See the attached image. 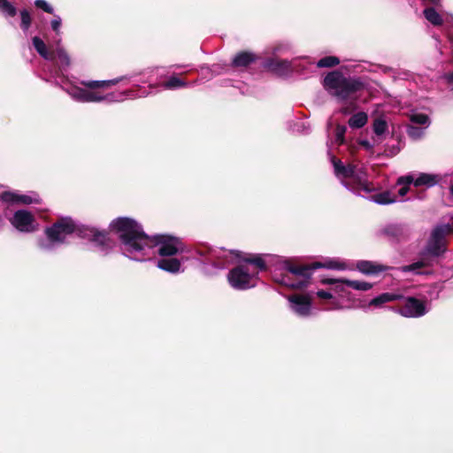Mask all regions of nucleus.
<instances>
[{"label":"nucleus","instance_id":"1","mask_svg":"<svg viewBox=\"0 0 453 453\" xmlns=\"http://www.w3.org/2000/svg\"><path fill=\"white\" fill-rule=\"evenodd\" d=\"M110 226L119 236L122 254L134 261L151 260L157 255L173 257L184 250L180 239L167 234L150 236L132 218H117Z\"/></svg>","mask_w":453,"mask_h":453},{"label":"nucleus","instance_id":"2","mask_svg":"<svg viewBox=\"0 0 453 453\" xmlns=\"http://www.w3.org/2000/svg\"><path fill=\"white\" fill-rule=\"evenodd\" d=\"M195 252L207 274H215L231 264L245 262L227 273L229 285L236 290L254 288L257 283L259 272L265 269V262L259 255L242 254L237 250L213 248L205 244L198 246Z\"/></svg>","mask_w":453,"mask_h":453},{"label":"nucleus","instance_id":"3","mask_svg":"<svg viewBox=\"0 0 453 453\" xmlns=\"http://www.w3.org/2000/svg\"><path fill=\"white\" fill-rule=\"evenodd\" d=\"M73 233H77L82 238L90 240L102 254H107L112 248L113 242L105 231H98L94 227L80 226L69 217L60 218L51 226L46 227L44 236L37 239V247L42 252H54Z\"/></svg>","mask_w":453,"mask_h":453},{"label":"nucleus","instance_id":"4","mask_svg":"<svg viewBox=\"0 0 453 453\" xmlns=\"http://www.w3.org/2000/svg\"><path fill=\"white\" fill-rule=\"evenodd\" d=\"M131 77L120 76L111 80L94 81L78 80L76 81H62L61 88L78 103H119L126 99H135L149 95L147 92L138 93L135 89L122 92L104 93V90Z\"/></svg>","mask_w":453,"mask_h":453},{"label":"nucleus","instance_id":"5","mask_svg":"<svg viewBox=\"0 0 453 453\" xmlns=\"http://www.w3.org/2000/svg\"><path fill=\"white\" fill-rule=\"evenodd\" d=\"M323 85L325 89L339 103H349V105L341 109V112L345 115L356 109L357 94L365 87L360 78L346 77L338 71L327 73L324 78Z\"/></svg>","mask_w":453,"mask_h":453},{"label":"nucleus","instance_id":"6","mask_svg":"<svg viewBox=\"0 0 453 453\" xmlns=\"http://www.w3.org/2000/svg\"><path fill=\"white\" fill-rule=\"evenodd\" d=\"M320 267L328 269L342 270L345 268L343 264L336 260H328L324 264L314 263L310 265H301L283 261L281 266L273 273L275 282L291 288H302L308 285L312 272Z\"/></svg>","mask_w":453,"mask_h":453},{"label":"nucleus","instance_id":"7","mask_svg":"<svg viewBox=\"0 0 453 453\" xmlns=\"http://www.w3.org/2000/svg\"><path fill=\"white\" fill-rule=\"evenodd\" d=\"M335 176L342 184L351 192L366 196L375 192L378 188L370 182L367 174L362 167L348 164L344 165L334 156L331 157Z\"/></svg>","mask_w":453,"mask_h":453},{"label":"nucleus","instance_id":"8","mask_svg":"<svg viewBox=\"0 0 453 453\" xmlns=\"http://www.w3.org/2000/svg\"><path fill=\"white\" fill-rule=\"evenodd\" d=\"M453 227L450 224H442L435 226L422 253V257L411 265H403L399 268L402 273H411L413 274H422V269L429 267L432 265L429 257H439L446 250V236L451 234Z\"/></svg>","mask_w":453,"mask_h":453},{"label":"nucleus","instance_id":"9","mask_svg":"<svg viewBox=\"0 0 453 453\" xmlns=\"http://www.w3.org/2000/svg\"><path fill=\"white\" fill-rule=\"evenodd\" d=\"M301 61H307V63H310L306 58H296L288 61L287 59H280L278 57L273 56V58H269L265 62V66L271 72L283 76L288 75L293 71H298L301 66Z\"/></svg>","mask_w":453,"mask_h":453},{"label":"nucleus","instance_id":"10","mask_svg":"<svg viewBox=\"0 0 453 453\" xmlns=\"http://www.w3.org/2000/svg\"><path fill=\"white\" fill-rule=\"evenodd\" d=\"M415 187L433 188L438 185L437 173H410L400 176L396 180V185H411Z\"/></svg>","mask_w":453,"mask_h":453},{"label":"nucleus","instance_id":"11","mask_svg":"<svg viewBox=\"0 0 453 453\" xmlns=\"http://www.w3.org/2000/svg\"><path fill=\"white\" fill-rule=\"evenodd\" d=\"M12 226L21 233H33L37 229L35 216L27 210L15 211L10 219Z\"/></svg>","mask_w":453,"mask_h":453},{"label":"nucleus","instance_id":"12","mask_svg":"<svg viewBox=\"0 0 453 453\" xmlns=\"http://www.w3.org/2000/svg\"><path fill=\"white\" fill-rule=\"evenodd\" d=\"M322 282L325 284H333L334 285L333 290L334 293L338 294L340 296H344L345 287L360 290V291H367L372 288V285L366 281L362 280H334V279H323Z\"/></svg>","mask_w":453,"mask_h":453},{"label":"nucleus","instance_id":"13","mask_svg":"<svg viewBox=\"0 0 453 453\" xmlns=\"http://www.w3.org/2000/svg\"><path fill=\"white\" fill-rule=\"evenodd\" d=\"M398 312L406 318H419L427 312V309L425 302L415 297H408Z\"/></svg>","mask_w":453,"mask_h":453},{"label":"nucleus","instance_id":"14","mask_svg":"<svg viewBox=\"0 0 453 453\" xmlns=\"http://www.w3.org/2000/svg\"><path fill=\"white\" fill-rule=\"evenodd\" d=\"M291 311L299 317L306 318L311 314V300L307 296L295 294L288 296Z\"/></svg>","mask_w":453,"mask_h":453},{"label":"nucleus","instance_id":"15","mask_svg":"<svg viewBox=\"0 0 453 453\" xmlns=\"http://www.w3.org/2000/svg\"><path fill=\"white\" fill-rule=\"evenodd\" d=\"M0 200L10 203L31 204L40 202L39 196L34 192L19 194L13 191H6L0 195Z\"/></svg>","mask_w":453,"mask_h":453},{"label":"nucleus","instance_id":"16","mask_svg":"<svg viewBox=\"0 0 453 453\" xmlns=\"http://www.w3.org/2000/svg\"><path fill=\"white\" fill-rule=\"evenodd\" d=\"M382 234L393 241L400 242L407 239L409 235L408 228L400 224L388 225L382 229Z\"/></svg>","mask_w":453,"mask_h":453},{"label":"nucleus","instance_id":"17","mask_svg":"<svg viewBox=\"0 0 453 453\" xmlns=\"http://www.w3.org/2000/svg\"><path fill=\"white\" fill-rule=\"evenodd\" d=\"M183 259H179L173 257H162L157 263V266L161 270L171 273H178L183 272L182 268Z\"/></svg>","mask_w":453,"mask_h":453},{"label":"nucleus","instance_id":"18","mask_svg":"<svg viewBox=\"0 0 453 453\" xmlns=\"http://www.w3.org/2000/svg\"><path fill=\"white\" fill-rule=\"evenodd\" d=\"M424 17L433 26L438 27L446 24L449 17L439 12L434 7H427L423 11Z\"/></svg>","mask_w":453,"mask_h":453},{"label":"nucleus","instance_id":"19","mask_svg":"<svg viewBox=\"0 0 453 453\" xmlns=\"http://www.w3.org/2000/svg\"><path fill=\"white\" fill-rule=\"evenodd\" d=\"M357 270L364 274H376L386 270V267L371 261L361 260L357 263Z\"/></svg>","mask_w":453,"mask_h":453},{"label":"nucleus","instance_id":"20","mask_svg":"<svg viewBox=\"0 0 453 453\" xmlns=\"http://www.w3.org/2000/svg\"><path fill=\"white\" fill-rule=\"evenodd\" d=\"M367 197L372 202L381 205L394 203L398 201L397 196L390 191L375 193Z\"/></svg>","mask_w":453,"mask_h":453},{"label":"nucleus","instance_id":"21","mask_svg":"<svg viewBox=\"0 0 453 453\" xmlns=\"http://www.w3.org/2000/svg\"><path fill=\"white\" fill-rule=\"evenodd\" d=\"M33 46L38 54L46 60H54V52H50L47 50L45 42L38 36H35L32 39Z\"/></svg>","mask_w":453,"mask_h":453},{"label":"nucleus","instance_id":"22","mask_svg":"<svg viewBox=\"0 0 453 453\" xmlns=\"http://www.w3.org/2000/svg\"><path fill=\"white\" fill-rule=\"evenodd\" d=\"M440 80L441 83L448 89L453 90V56L451 57V60L446 65Z\"/></svg>","mask_w":453,"mask_h":453},{"label":"nucleus","instance_id":"23","mask_svg":"<svg viewBox=\"0 0 453 453\" xmlns=\"http://www.w3.org/2000/svg\"><path fill=\"white\" fill-rule=\"evenodd\" d=\"M401 298H402V296L397 295V294L383 293V294H380L378 296L372 298L370 301L369 305L378 307V306L382 305L383 303H388L391 301H395V300H398Z\"/></svg>","mask_w":453,"mask_h":453},{"label":"nucleus","instance_id":"24","mask_svg":"<svg viewBox=\"0 0 453 453\" xmlns=\"http://www.w3.org/2000/svg\"><path fill=\"white\" fill-rule=\"evenodd\" d=\"M255 60L253 54L249 52H242L237 54L234 60L233 65L237 67H245Z\"/></svg>","mask_w":453,"mask_h":453},{"label":"nucleus","instance_id":"25","mask_svg":"<svg viewBox=\"0 0 453 453\" xmlns=\"http://www.w3.org/2000/svg\"><path fill=\"white\" fill-rule=\"evenodd\" d=\"M367 114L364 111H359L350 117L349 119V126L351 128H361L367 123Z\"/></svg>","mask_w":453,"mask_h":453},{"label":"nucleus","instance_id":"26","mask_svg":"<svg viewBox=\"0 0 453 453\" xmlns=\"http://www.w3.org/2000/svg\"><path fill=\"white\" fill-rule=\"evenodd\" d=\"M187 86L188 83L177 76L170 77L168 81L162 84V87L165 89H177Z\"/></svg>","mask_w":453,"mask_h":453},{"label":"nucleus","instance_id":"27","mask_svg":"<svg viewBox=\"0 0 453 453\" xmlns=\"http://www.w3.org/2000/svg\"><path fill=\"white\" fill-rule=\"evenodd\" d=\"M54 52V59L57 58L59 61L61 68L65 69L70 65V58L65 50L60 47H57L56 51Z\"/></svg>","mask_w":453,"mask_h":453},{"label":"nucleus","instance_id":"28","mask_svg":"<svg viewBox=\"0 0 453 453\" xmlns=\"http://www.w3.org/2000/svg\"><path fill=\"white\" fill-rule=\"evenodd\" d=\"M0 12L5 17H14L17 14L16 7L8 0H0Z\"/></svg>","mask_w":453,"mask_h":453},{"label":"nucleus","instance_id":"29","mask_svg":"<svg viewBox=\"0 0 453 453\" xmlns=\"http://www.w3.org/2000/svg\"><path fill=\"white\" fill-rule=\"evenodd\" d=\"M372 130L378 136L384 134L388 131V123L384 118H377L372 123Z\"/></svg>","mask_w":453,"mask_h":453},{"label":"nucleus","instance_id":"30","mask_svg":"<svg viewBox=\"0 0 453 453\" xmlns=\"http://www.w3.org/2000/svg\"><path fill=\"white\" fill-rule=\"evenodd\" d=\"M438 185H441V188H448L449 193H450V187L453 184V173H437Z\"/></svg>","mask_w":453,"mask_h":453},{"label":"nucleus","instance_id":"31","mask_svg":"<svg viewBox=\"0 0 453 453\" xmlns=\"http://www.w3.org/2000/svg\"><path fill=\"white\" fill-rule=\"evenodd\" d=\"M410 120L414 124H418L421 126H424L423 127L426 128L429 124L430 120L426 114L420 113V112H413L410 115Z\"/></svg>","mask_w":453,"mask_h":453},{"label":"nucleus","instance_id":"32","mask_svg":"<svg viewBox=\"0 0 453 453\" xmlns=\"http://www.w3.org/2000/svg\"><path fill=\"white\" fill-rule=\"evenodd\" d=\"M21 22L20 27L24 33H27L31 26L32 18L29 12L26 9H23L19 12Z\"/></svg>","mask_w":453,"mask_h":453},{"label":"nucleus","instance_id":"33","mask_svg":"<svg viewBox=\"0 0 453 453\" xmlns=\"http://www.w3.org/2000/svg\"><path fill=\"white\" fill-rule=\"evenodd\" d=\"M340 60L337 57L327 56L319 59L317 63V66L319 68L333 67L339 65Z\"/></svg>","mask_w":453,"mask_h":453},{"label":"nucleus","instance_id":"34","mask_svg":"<svg viewBox=\"0 0 453 453\" xmlns=\"http://www.w3.org/2000/svg\"><path fill=\"white\" fill-rule=\"evenodd\" d=\"M425 127H415L411 125L407 127V134L412 140H419L425 134Z\"/></svg>","mask_w":453,"mask_h":453},{"label":"nucleus","instance_id":"35","mask_svg":"<svg viewBox=\"0 0 453 453\" xmlns=\"http://www.w3.org/2000/svg\"><path fill=\"white\" fill-rule=\"evenodd\" d=\"M347 127L345 126L338 125L334 131V140L336 144H343L345 142V133Z\"/></svg>","mask_w":453,"mask_h":453},{"label":"nucleus","instance_id":"36","mask_svg":"<svg viewBox=\"0 0 453 453\" xmlns=\"http://www.w3.org/2000/svg\"><path fill=\"white\" fill-rule=\"evenodd\" d=\"M290 48L288 43H279L273 47V55L277 57L278 55L285 54L290 50Z\"/></svg>","mask_w":453,"mask_h":453},{"label":"nucleus","instance_id":"37","mask_svg":"<svg viewBox=\"0 0 453 453\" xmlns=\"http://www.w3.org/2000/svg\"><path fill=\"white\" fill-rule=\"evenodd\" d=\"M35 5L37 8L43 10L45 12H48L50 14H53V12H54L53 7L45 0H35Z\"/></svg>","mask_w":453,"mask_h":453},{"label":"nucleus","instance_id":"38","mask_svg":"<svg viewBox=\"0 0 453 453\" xmlns=\"http://www.w3.org/2000/svg\"><path fill=\"white\" fill-rule=\"evenodd\" d=\"M61 24H62V19H61L60 16L54 15V19L51 20L50 26H51L52 30L57 35L60 34Z\"/></svg>","mask_w":453,"mask_h":453},{"label":"nucleus","instance_id":"39","mask_svg":"<svg viewBox=\"0 0 453 453\" xmlns=\"http://www.w3.org/2000/svg\"><path fill=\"white\" fill-rule=\"evenodd\" d=\"M317 296H318V297H319L321 299H332L334 297V294H333L332 290H330V291L319 290L317 292Z\"/></svg>","mask_w":453,"mask_h":453},{"label":"nucleus","instance_id":"40","mask_svg":"<svg viewBox=\"0 0 453 453\" xmlns=\"http://www.w3.org/2000/svg\"><path fill=\"white\" fill-rule=\"evenodd\" d=\"M359 144L361 147H363L365 150L371 151L373 148V144H372L368 140H361L359 142Z\"/></svg>","mask_w":453,"mask_h":453},{"label":"nucleus","instance_id":"41","mask_svg":"<svg viewBox=\"0 0 453 453\" xmlns=\"http://www.w3.org/2000/svg\"><path fill=\"white\" fill-rule=\"evenodd\" d=\"M402 187L398 190V196L403 197L407 195L410 190V185H401Z\"/></svg>","mask_w":453,"mask_h":453},{"label":"nucleus","instance_id":"42","mask_svg":"<svg viewBox=\"0 0 453 453\" xmlns=\"http://www.w3.org/2000/svg\"><path fill=\"white\" fill-rule=\"evenodd\" d=\"M447 37L451 44V57L453 56V29L447 32Z\"/></svg>","mask_w":453,"mask_h":453},{"label":"nucleus","instance_id":"43","mask_svg":"<svg viewBox=\"0 0 453 453\" xmlns=\"http://www.w3.org/2000/svg\"><path fill=\"white\" fill-rule=\"evenodd\" d=\"M381 72H383L384 73H388L390 72H392V68L391 67H388V66H384V65H381L380 66Z\"/></svg>","mask_w":453,"mask_h":453},{"label":"nucleus","instance_id":"44","mask_svg":"<svg viewBox=\"0 0 453 453\" xmlns=\"http://www.w3.org/2000/svg\"><path fill=\"white\" fill-rule=\"evenodd\" d=\"M425 3L432 4H437L439 3V0H422Z\"/></svg>","mask_w":453,"mask_h":453},{"label":"nucleus","instance_id":"45","mask_svg":"<svg viewBox=\"0 0 453 453\" xmlns=\"http://www.w3.org/2000/svg\"><path fill=\"white\" fill-rule=\"evenodd\" d=\"M61 72L62 71H55L54 76L58 77L59 76V73H61Z\"/></svg>","mask_w":453,"mask_h":453}]
</instances>
